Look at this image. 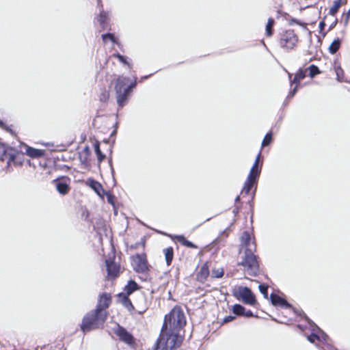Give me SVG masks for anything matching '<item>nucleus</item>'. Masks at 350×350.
Here are the masks:
<instances>
[{
  "label": "nucleus",
  "instance_id": "f257e3e1",
  "mask_svg": "<svg viewBox=\"0 0 350 350\" xmlns=\"http://www.w3.org/2000/svg\"><path fill=\"white\" fill-rule=\"evenodd\" d=\"M182 336L179 332L162 327L155 343V350H174L180 346Z\"/></svg>",
  "mask_w": 350,
  "mask_h": 350
},
{
  "label": "nucleus",
  "instance_id": "f03ea898",
  "mask_svg": "<svg viewBox=\"0 0 350 350\" xmlns=\"http://www.w3.org/2000/svg\"><path fill=\"white\" fill-rule=\"evenodd\" d=\"M107 319V312L104 310L91 311L84 317L81 325L83 332H88L102 326Z\"/></svg>",
  "mask_w": 350,
  "mask_h": 350
},
{
  "label": "nucleus",
  "instance_id": "7ed1b4c3",
  "mask_svg": "<svg viewBox=\"0 0 350 350\" xmlns=\"http://www.w3.org/2000/svg\"><path fill=\"white\" fill-rule=\"evenodd\" d=\"M185 325L186 318L184 312L180 307L176 306L165 315L163 327L180 332Z\"/></svg>",
  "mask_w": 350,
  "mask_h": 350
},
{
  "label": "nucleus",
  "instance_id": "20e7f679",
  "mask_svg": "<svg viewBox=\"0 0 350 350\" xmlns=\"http://www.w3.org/2000/svg\"><path fill=\"white\" fill-rule=\"evenodd\" d=\"M129 78L120 76L116 83L115 90L116 94L117 103L119 107H122L126 103L131 90L136 85L135 80L126 85Z\"/></svg>",
  "mask_w": 350,
  "mask_h": 350
},
{
  "label": "nucleus",
  "instance_id": "39448f33",
  "mask_svg": "<svg viewBox=\"0 0 350 350\" xmlns=\"http://www.w3.org/2000/svg\"><path fill=\"white\" fill-rule=\"evenodd\" d=\"M254 251H245V258L241 262V265L244 267L245 271L250 275H256L259 270L258 263L256 256L253 253Z\"/></svg>",
  "mask_w": 350,
  "mask_h": 350
},
{
  "label": "nucleus",
  "instance_id": "423d86ee",
  "mask_svg": "<svg viewBox=\"0 0 350 350\" xmlns=\"http://www.w3.org/2000/svg\"><path fill=\"white\" fill-rule=\"evenodd\" d=\"M233 294L237 297L241 299L245 304L253 306L256 302L254 294L247 287L238 286L234 289Z\"/></svg>",
  "mask_w": 350,
  "mask_h": 350
},
{
  "label": "nucleus",
  "instance_id": "0eeeda50",
  "mask_svg": "<svg viewBox=\"0 0 350 350\" xmlns=\"http://www.w3.org/2000/svg\"><path fill=\"white\" fill-rule=\"evenodd\" d=\"M298 42V38L293 30H286L281 34L280 44L282 48L293 49Z\"/></svg>",
  "mask_w": 350,
  "mask_h": 350
},
{
  "label": "nucleus",
  "instance_id": "6e6552de",
  "mask_svg": "<svg viewBox=\"0 0 350 350\" xmlns=\"http://www.w3.org/2000/svg\"><path fill=\"white\" fill-rule=\"evenodd\" d=\"M260 172V170L258 169V165L256 164H254L250 170L247 180L244 184L241 191L242 193H245L246 195L249 193L251 188L254 185L256 178L259 176Z\"/></svg>",
  "mask_w": 350,
  "mask_h": 350
},
{
  "label": "nucleus",
  "instance_id": "1a4fd4ad",
  "mask_svg": "<svg viewBox=\"0 0 350 350\" xmlns=\"http://www.w3.org/2000/svg\"><path fill=\"white\" fill-rule=\"evenodd\" d=\"M116 334L118 336L120 340L128 345H133L135 342L133 336L122 327L118 326L116 330Z\"/></svg>",
  "mask_w": 350,
  "mask_h": 350
},
{
  "label": "nucleus",
  "instance_id": "9d476101",
  "mask_svg": "<svg viewBox=\"0 0 350 350\" xmlns=\"http://www.w3.org/2000/svg\"><path fill=\"white\" fill-rule=\"evenodd\" d=\"M107 270V276L110 279L115 278L117 277L120 273V267L113 262L111 260H106L105 261Z\"/></svg>",
  "mask_w": 350,
  "mask_h": 350
},
{
  "label": "nucleus",
  "instance_id": "9b49d317",
  "mask_svg": "<svg viewBox=\"0 0 350 350\" xmlns=\"http://www.w3.org/2000/svg\"><path fill=\"white\" fill-rule=\"evenodd\" d=\"M132 264L134 269L137 272H144L147 269V265L145 259L139 255H137L133 258Z\"/></svg>",
  "mask_w": 350,
  "mask_h": 350
},
{
  "label": "nucleus",
  "instance_id": "f8f14e48",
  "mask_svg": "<svg viewBox=\"0 0 350 350\" xmlns=\"http://www.w3.org/2000/svg\"><path fill=\"white\" fill-rule=\"evenodd\" d=\"M241 246L245 247V251L255 250L256 249V245L252 241L247 232H244L241 236Z\"/></svg>",
  "mask_w": 350,
  "mask_h": 350
},
{
  "label": "nucleus",
  "instance_id": "ddd939ff",
  "mask_svg": "<svg viewBox=\"0 0 350 350\" xmlns=\"http://www.w3.org/2000/svg\"><path fill=\"white\" fill-rule=\"evenodd\" d=\"M111 302V297L109 295L104 293L103 294L98 300V303L96 310H104L109 306Z\"/></svg>",
  "mask_w": 350,
  "mask_h": 350
},
{
  "label": "nucleus",
  "instance_id": "4468645a",
  "mask_svg": "<svg viewBox=\"0 0 350 350\" xmlns=\"http://www.w3.org/2000/svg\"><path fill=\"white\" fill-rule=\"evenodd\" d=\"M271 303L273 305H278L284 308H291V305L284 299L275 294H271L270 296Z\"/></svg>",
  "mask_w": 350,
  "mask_h": 350
},
{
  "label": "nucleus",
  "instance_id": "2eb2a0df",
  "mask_svg": "<svg viewBox=\"0 0 350 350\" xmlns=\"http://www.w3.org/2000/svg\"><path fill=\"white\" fill-rule=\"evenodd\" d=\"M25 153L32 158H38L44 155V151L39 149H36L30 146H25Z\"/></svg>",
  "mask_w": 350,
  "mask_h": 350
},
{
  "label": "nucleus",
  "instance_id": "dca6fc26",
  "mask_svg": "<svg viewBox=\"0 0 350 350\" xmlns=\"http://www.w3.org/2000/svg\"><path fill=\"white\" fill-rule=\"evenodd\" d=\"M87 185L94 189L99 196H100L101 192L103 191L102 185L98 182L93 179H88L87 180Z\"/></svg>",
  "mask_w": 350,
  "mask_h": 350
},
{
  "label": "nucleus",
  "instance_id": "f3484780",
  "mask_svg": "<svg viewBox=\"0 0 350 350\" xmlns=\"http://www.w3.org/2000/svg\"><path fill=\"white\" fill-rule=\"evenodd\" d=\"M118 301L128 310H131L133 308L131 301L124 293H120L118 295Z\"/></svg>",
  "mask_w": 350,
  "mask_h": 350
},
{
  "label": "nucleus",
  "instance_id": "a211bd4d",
  "mask_svg": "<svg viewBox=\"0 0 350 350\" xmlns=\"http://www.w3.org/2000/svg\"><path fill=\"white\" fill-rule=\"evenodd\" d=\"M174 239L182 245L191 248H197V246L189 241H187L183 235H176Z\"/></svg>",
  "mask_w": 350,
  "mask_h": 350
},
{
  "label": "nucleus",
  "instance_id": "6ab92c4d",
  "mask_svg": "<svg viewBox=\"0 0 350 350\" xmlns=\"http://www.w3.org/2000/svg\"><path fill=\"white\" fill-rule=\"evenodd\" d=\"M56 189L59 193L65 195L69 191V186L66 183L59 182L56 184Z\"/></svg>",
  "mask_w": 350,
  "mask_h": 350
},
{
  "label": "nucleus",
  "instance_id": "aec40b11",
  "mask_svg": "<svg viewBox=\"0 0 350 350\" xmlns=\"http://www.w3.org/2000/svg\"><path fill=\"white\" fill-rule=\"evenodd\" d=\"M346 1L345 2H342V0H336L334 1L332 6L331 7L329 10V14L332 16H334L336 12L338 11L339 8L342 3H345Z\"/></svg>",
  "mask_w": 350,
  "mask_h": 350
},
{
  "label": "nucleus",
  "instance_id": "412c9836",
  "mask_svg": "<svg viewBox=\"0 0 350 350\" xmlns=\"http://www.w3.org/2000/svg\"><path fill=\"white\" fill-rule=\"evenodd\" d=\"M209 274V271L208 267L204 265L201 267L200 272L198 274V280L202 281L205 280Z\"/></svg>",
  "mask_w": 350,
  "mask_h": 350
},
{
  "label": "nucleus",
  "instance_id": "4be33fe9",
  "mask_svg": "<svg viewBox=\"0 0 350 350\" xmlns=\"http://www.w3.org/2000/svg\"><path fill=\"white\" fill-rule=\"evenodd\" d=\"M137 288V284L135 282L131 280L129 282L128 284L125 286L124 291L127 295L131 294Z\"/></svg>",
  "mask_w": 350,
  "mask_h": 350
},
{
  "label": "nucleus",
  "instance_id": "5701e85b",
  "mask_svg": "<svg viewBox=\"0 0 350 350\" xmlns=\"http://www.w3.org/2000/svg\"><path fill=\"white\" fill-rule=\"evenodd\" d=\"M340 46V39L334 40L329 46V51L332 54H334Z\"/></svg>",
  "mask_w": 350,
  "mask_h": 350
},
{
  "label": "nucleus",
  "instance_id": "b1692460",
  "mask_svg": "<svg viewBox=\"0 0 350 350\" xmlns=\"http://www.w3.org/2000/svg\"><path fill=\"white\" fill-rule=\"evenodd\" d=\"M164 254L165 256L166 262L167 265H169L173 259V249L172 247L165 249Z\"/></svg>",
  "mask_w": 350,
  "mask_h": 350
},
{
  "label": "nucleus",
  "instance_id": "393cba45",
  "mask_svg": "<svg viewBox=\"0 0 350 350\" xmlns=\"http://www.w3.org/2000/svg\"><path fill=\"white\" fill-rule=\"evenodd\" d=\"M306 77V71L302 70H299L295 75L293 80L291 83L298 84L301 80Z\"/></svg>",
  "mask_w": 350,
  "mask_h": 350
},
{
  "label": "nucleus",
  "instance_id": "a878e982",
  "mask_svg": "<svg viewBox=\"0 0 350 350\" xmlns=\"http://www.w3.org/2000/svg\"><path fill=\"white\" fill-rule=\"evenodd\" d=\"M274 25V20L273 18H269L266 25V34L267 36H271L273 34L272 27Z\"/></svg>",
  "mask_w": 350,
  "mask_h": 350
},
{
  "label": "nucleus",
  "instance_id": "bb28decb",
  "mask_svg": "<svg viewBox=\"0 0 350 350\" xmlns=\"http://www.w3.org/2000/svg\"><path fill=\"white\" fill-rule=\"evenodd\" d=\"M245 310V308L239 304H235L233 306V312L237 315H243Z\"/></svg>",
  "mask_w": 350,
  "mask_h": 350
},
{
  "label": "nucleus",
  "instance_id": "cd10ccee",
  "mask_svg": "<svg viewBox=\"0 0 350 350\" xmlns=\"http://www.w3.org/2000/svg\"><path fill=\"white\" fill-rule=\"evenodd\" d=\"M107 14L105 11L101 10L100 12V14L98 17V21L100 23V25L104 26L105 24V22L107 21Z\"/></svg>",
  "mask_w": 350,
  "mask_h": 350
},
{
  "label": "nucleus",
  "instance_id": "c85d7f7f",
  "mask_svg": "<svg viewBox=\"0 0 350 350\" xmlns=\"http://www.w3.org/2000/svg\"><path fill=\"white\" fill-rule=\"evenodd\" d=\"M94 149L95 152L98 157V160L99 161V162L102 161L105 158V156L101 152L99 144L98 143L94 145Z\"/></svg>",
  "mask_w": 350,
  "mask_h": 350
},
{
  "label": "nucleus",
  "instance_id": "c756f323",
  "mask_svg": "<svg viewBox=\"0 0 350 350\" xmlns=\"http://www.w3.org/2000/svg\"><path fill=\"white\" fill-rule=\"evenodd\" d=\"M113 57H117L118 59V60L122 62V64H126L129 66V67H131V65L130 64L127 62L126 60V57L122 55H120V54H113Z\"/></svg>",
  "mask_w": 350,
  "mask_h": 350
},
{
  "label": "nucleus",
  "instance_id": "7c9ffc66",
  "mask_svg": "<svg viewBox=\"0 0 350 350\" xmlns=\"http://www.w3.org/2000/svg\"><path fill=\"white\" fill-rule=\"evenodd\" d=\"M271 139H272L271 133H267L265 135V137L262 142V146L264 147V146H266L268 144H269L271 142Z\"/></svg>",
  "mask_w": 350,
  "mask_h": 350
},
{
  "label": "nucleus",
  "instance_id": "2f4dec72",
  "mask_svg": "<svg viewBox=\"0 0 350 350\" xmlns=\"http://www.w3.org/2000/svg\"><path fill=\"white\" fill-rule=\"evenodd\" d=\"M309 70H310V75L311 77H313L314 76H315L316 75H317L320 72L318 67H317L314 65H311L309 68Z\"/></svg>",
  "mask_w": 350,
  "mask_h": 350
},
{
  "label": "nucleus",
  "instance_id": "473e14b6",
  "mask_svg": "<svg viewBox=\"0 0 350 350\" xmlns=\"http://www.w3.org/2000/svg\"><path fill=\"white\" fill-rule=\"evenodd\" d=\"M103 41L105 42L107 40H111L113 42H117L114 36L111 33H106L102 36Z\"/></svg>",
  "mask_w": 350,
  "mask_h": 350
},
{
  "label": "nucleus",
  "instance_id": "72a5a7b5",
  "mask_svg": "<svg viewBox=\"0 0 350 350\" xmlns=\"http://www.w3.org/2000/svg\"><path fill=\"white\" fill-rule=\"evenodd\" d=\"M258 288H259L260 293L263 295L264 297L267 299L268 298V293H267L268 286L263 285V284H260L258 286Z\"/></svg>",
  "mask_w": 350,
  "mask_h": 350
},
{
  "label": "nucleus",
  "instance_id": "f704fd0d",
  "mask_svg": "<svg viewBox=\"0 0 350 350\" xmlns=\"http://www.w3.org/2000/svg\"><path fill=\"white\" fill-rule=\"evenodd\" d=\"M335 71H336V76H337V79L338 81H341V79H342V78L343 77V70H342V69L340 66H338V67H336Z\"/></svg>",
  "mask_w": 350,
  "mask_h": 350
},
{
  "label": "nucleus",
  "instance_id": "c9c22d12",
  "mask_svg": "<svg viewBox=\"0 0 350 350\" xmlns=\"http://www.w3.org/2000/svg\"><path fill=\"white\" fill-rule=\"evenodd\" d=\"M308 340L310 342L313 343V342H314L315 340H321V336L320 335H317V334L314 333V334H312L310 336H308Z\"/></svg>",
  "mask_w": 350,
  "mask_h": 350
},
{
  "label": "nucleus",
  "instance_id": "e433bc0d",
  "mask_svg": "<svg viewBox=\"0 0 350 350\" xmlns=\"http://www.w3.org/2000/svg\"><path fill=\"white\" fill-rule=\"evenodd\" d=\"M212 274L215 278H219L223 276L224 271L222 269H215L213 271Z\"/></svg>",
  "mask_w": 350,
  "mask_h": 350
},
{
  "label": "nucleus",
  "instance_id": "4c0bfd02",
  "mask_svg": "<svg viewBox=\"0 0 350 350\" xmlns=\"http://www.w3.org/2000/svg\"><path fill=\"white\" fill-rule=\"evenodd\" d=\"M317 333H316V334L317 335L321 336L320 341H326L327 336L323 332H322L319 328L317 327Z\"/></svg>",
  "mask_w": 350,
  "mask_h": 350
},
{
  "label": "nucleus",
  "instance_id": "58836bf2",
  "mask_svg": "<svg viewBox=\"0 0 350 350\" xmlns=\"http://www.w3.org/2000/svg\"><path fill=\"white\" fill-rule=\"evenodd\" d=\"M345 25H347V23H349V18H350V8H349V10L347 12V13H345Z\"/></svg>",
  "mask_w": 350,
  "mask_h": 350
},
{
  "label": "nucleus",
  "instance_id": "ea45409f",
  "mask_svg": "<svg viewBox=\"0 0 350 350\" xmlns=\"http://www.w3.org/2000/svg\"><path fill=\"white\" fill-rule=\"evenodd\" d=\"M234 319V317L232 316H228L224 319V322L228 323V322L232 321Z\"/></svg>",
  "mask_w": 350,
  "mask_h": 350
},
{
  "label": "nucleus",
  "instance_id": "a19ab883",
  "mask_svg": "<svg viewBox=\"0 0 350 350\" xmlns=\"http://www.w3.org/2000/svg\"><path fill=\"white\" fill-rule=\"evenodd\" d=\"M0 126L4 129H5L8 131L12 132L11 129H8L5 124L0 120Z\"/></svg>",
  "mask_w": 350,
  "mask_h": 350
},
{
  "label": "nucleus",
  "instance_id": "79ce46f5",
  "mask_svg": "<svg viewBox=\"0 0 350 350\" xmlns=\"http://www.w3.org/2000/svg\"><path fill=\"white\" fill-rule=\"evenodd\" d=\"M243 315L247 317H253V312L251 310H247V312L245 311Z\"/></svg>",
  "mask_w": 350,
  "mask_h": 350
},
{
  "label": "nucleus",
  "instance_id": "37998d69",
  "mask_svg": "<svg viewBox=\"0 0 350 350\" xmlns=\"http://www.w3.org/2000/svg\"><path fill=\"white\" fill-rule=\"evenodd\" d=\"M297 90V85L291 91L290 95L291 96H293L296 93Z\"/></svg>",
  "mask_w": 350,
  "mask_h": 350
},
{
  "label": "nucleus",
  "instance_id": "c03bdc74",
  "mask_svg": "<svg viewBox=\"0 0 350 350\" xmlns=\"http://www.w3.org/2000/svg\"><path fill=\"white\" fill-rule=\"evenodd\" d=\"M108 98V94L107 93H105L102 95V97L100 98V99L102 100H106Z\"/></svg>",
  "mask_w": 350,
  "mask_h": 350
},
{
  "label": "nucleus",
  "instance_id": "a18cd8bd",
  "mask_svg": "<svg viewBox=\"0 0 350 350\" xmlns=\"http://www.w3.org/2000/svg\"><path fill=\"white\" fill-rule=\"evenodd\" d=\"M260 153H258V154L257 155V157L256 158V161H255L254 164H256L257 165H258V162H259V160H260Z\"/></svg>",
  "mask_w": 350,
  "mask_h": 350
},
{
  "label": "nucleus",
  "instance_id": "49530a36",
  "mask_svg": "<svg viewBox=\"0 0 350 350\" xmlns=\"http://www.w3.org/2000/svg\"><path fill=\"white\" fill-rule=\"evenodd\" d=\"M260 153H258V154L257 155V157L256 158V161H255L254 164H256L257 165H258V162H259V160H260Z\"/></svg>",
  "mask_w": 350,
  "mask_h": 350
},
{
  "label": "nucleus",
  "instance_id": "de8ad7c7",
  "mask_svg": "<svg viewBox=\"0 0 350 350\" xmlns=\"http://www.w3.org/2000/svg\"><path fill=\"white\" fill-rule=\"evenodd\" d=\"M98 5L100 6V8L103 7V5L101 3V0H98Z\"/></svg>",
  "mask_w": 350,
  "mask_h": 350
},
{
  "label": "nucleus",
  "instance_id": "09e8293b",
  "mask_svg": "<svg viewBox=\"0 0 350 350\" xmlns=\"http://www.w3.org/2000/svg\"><path fill=\"white\" fill-rule=\"evenodd\" d=\"M239 196H237V197L236 198V199H235V201H236V202H237V201H239Z\"/></svg>",
  "mask_w": 350,
  "mask_h": 350
},
{
  "label": "nucleus",
  "instance_id": "8fccbe9b",
  "mask_svg": "<svg viewBox=\"0 0 350 350\" xmlns=\"http://www.w3.org/2000/svg\"><path fill=\"white\" fill-rule=\"evenodd\" d=\"M323 25H324L323 23H320L321 27H323Z\"/></svg>",
  "mask_w": 350,
  "mask_h": 350
},
{
  "label": "nucleus",
  "instance_id": "3c124183",
  "mask_svg": "<svg viewBox=\"0 0 350 350\" xmlns=\"http://www.w3.org/2000/svg\"><path fill=\"white\" fill-rule=\"evenodd\" d=\"M108 200H109V202H111V199L109 198Z\"/></svg>",
  "mask_w": 350,
  "mask_h": 350
}]
</instances>
